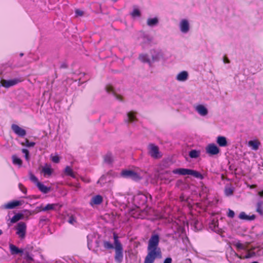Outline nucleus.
I'll return each instance as SVG.
<instances>
[{
	"label": "nucleus",
	"instance_id": "obj_9",
	"mask_svg": "<svg viewBox=\"0 0 263 263\" xmlns=\"http://www.w3.org/2000/svg\"><path fill=\"white\" fill-rule=\"evenodd\" d=\"M179 27L182 33L184 34L188 33L190 30V25L189 21L186 19L181 20L179 22Z\"/></svg>",
	"mask_w": 263,
	"mask_h": 263
},
{
	"label": "nucleus",
	"instance_id": "obj_39",
	"mask_svg": "<svg viewBox=\"0 0 263 263\" xmlns=\"http://www.w3.org/2000/svg\"><path fill=\"white\" fill-rule=\"evenodd\" d=\"M35 144L34 142H30L28 139H26L25 142H22V145L28 147H33Z\"/></svg>",
	"mask_w": 263,
	"mask_h": 263
},
{
	"label": "nucleus",
	"instance_id": "obj_11",
	"mask_svg": "<svg viewBox=\"0 0 263 263\" xmlns=\"http://www.w3.org/2000/svg\"><path fill=\"white\" fill-rule=\"evenodd\" d=\"M205 152L209 155L213 156L219 153L220 149L215 144L211 143L206 146Z\"/></svg>",
	"mask_w": 263,
	"mask_h": 263
},
{
	"label": "nucleus",
	"instance_id": "obj_18",
	"mask_svg": "<svg viewBox=\"0 0 263 263\" xmlns=\"http://www.w3.org/2000/svg\"><path fill=\"white\" fill-rule=\"evenodd\" d=\"M195 110L201 116H205L208 114V109L203 105L199 104L195 107Z\"/></svg>",
	"mask_w": 263,
	"mask_h": 263
},
{
	"label": "nucleus",
	"instance_id": "obj_4",
	"mask_svg": "<svg viewBox=\"0 0 263 263\" xmlns=\"http://www.w3.org/2000/svg\"><path fill=\"white\" fill-rule=\"evenodd\" d=\"M115 244V260L117 263H121L123 259V249L122 245L118 240V235L114 233L113 235Z\"/></svg>",
	"mask_w": 263,
	"mask_h": 263
},
{
	"label": "nucleus",
	"instance_id": "obj_14",
	"mask_svg": "<svg viewBox=\"0 0 263 263\" xmlns=\"http://www.w3.org/2000/svg\"><path fill=\"white\" fill-rule=\"evenodd\" d=\"M53 172V170L51 168L50 165L46 164L42 167L41 173L43 174L45 177H50Z\"/></svg>",
	"mask_w": 263,
	"mask_h": 263
},
{
	"label": "nucleus",
	"instance_id": "obj_40",
	"mask_svg": "<svg viewBox=\"0 0 263 263\" xmlns=\"http://www.w3.org/2000/svg\"><path fill=\"white\" fill-rule=\"evenodd\" d=\"M143 42L144 44H149L152 41L151 37L148 35L144 34L142 36Z\"/></svg>",
	"mask_w": 263,
	"mask_h": 263
},
{
	"label": "nucleus",
	"instance_id": "obj_3",
	"mask_svg": "<svg viewBox=\"0 0 263 263\" xmlns=\"http://www.w3.org/2000/svg\"><path fill=\"white\" fill-rule=\"evenodd\" d=\"M148 196L151 198L149 194H145L143 193H138L134 197V202L138 207L134 217L140 219L147 218L148 214V211L146 209L140 210L139 207L141 205H144L147 201Z\"/></svg>",
	"mask_w": 263,
	"mask_h": 263
},
{
	"label": "nucleus",
	"instance_id": "obj_57",
	"mask_svg": "<svg viewBox=\"0 0 263 263\" xmlns=\"http://www.w3.org/2000/svg\"><path fill=\"white\" fill-rule=\"evenodd\" d=\"M252 263H258V262H257V261H253V262H252Z\"/></svg>",
	"mask_w": 263,
	"mask_h": 263
},
{
	"label": "nucleus",
	"instance_id": "obj_33",
	"mask_svg": "<svg viewBox=\"0 0 263 263\" xmlns=\"http://www.w3.org/2000/svg\"><path fill=\"white\" fill-rule=\"evenodd\" d=\"M12 162L14 165H17L19 167H21L22 165V160L17 157L15 155H13L12 156Z\"/></svg>",
	"mask_w": 263,
	"mask_h": 263
},
{
	"label": "nucleus",
	"instance_id": "obj_31",
	"mask_svg": "<svg viewBox=\"0 0 263 263\" xmlns=\"http://www.w3.org/2000/svg\"><path fill=\"white\" fill-rule=\"evenodd\" d=\"M256 211L260 215H263V200H259L256 205Z\"/></svg>",
	"mask_w": 263,
	"mask_h": 263
},
{
	"label": "nucleus",
	"instance_id": "obj_24",
	"mask_svg": "<svg viewBox=\"0 0 263 263\" xmlns=\"http://www.w3.org/2000/svg\"><path fill=\"white\" fill-rule=\"evenodd\" d=\"M69 224L76 226L77 223V220L76 215L70 214L67 215V219L66 220Z\"/></svg>",
	"mask_w": 263,
	"mask_h": 263
},
{
	"label": "nucleus",
	"instance_id": "obj_6",
	"mask_svg": "<svg viewBox=\"0 0 263 263\" xmlns=\"http://www.w3.org/2000/svg\"><path fill=\"white\" fill-rule=\"evenodd\" d=\"M15 230L16 234L21 240L25 238L27 232V225L25 222L23 221L18 222L15 226Z\"/></svg>",
	"mask_w": 263,
	"mask_h": 263
},
{
	"label": "nucleus",
	"instance_id": "obj_26",
	"mask_svg": "<svg viewBox=\"0 0 263 263\" xmlns=\"http://www.w3.org/2000/svg\"><path fill=\"white\" fill-rule=\"evenodd\" d=\"M159 22L157 17L148 18L147 20V25L151 27L156 26L158 25Z\"/></svg>",
	"mask_w": 263,
	"mask_h": 263
},
{
	"label": "nucleus",
	"instance_id": "obj_56",
	"mask_svg": "<svg viewBox=\"0 0 263 263\" xmlns=\"http://www.w3.org/2000/svg\"><path fill=\"white\" fill-rule=\"evenodd\" d=\"M2 231L0 229V235L2 234Z\"/></svg>",
	"mask_w": 263,
	"mask_h": 263
},
{
	"label": "nucleus",
	"instance_id": "obj_16",
	"mask_svg": "<svg viewBox=\"0 0 263 263\" xmlns=\"http://www.w3.org/2000/svg\"><path fill=\"white\" fill-rule=\"evenodd\" d=\"M209 229L217 233H220L222 232L221 229L219 227L218 220L214 219L209 223Z\"/></svg>",
	"mask_w": 263,
	"mask_h": 263
},
{
	"label": "nucleus",
	"instance_id": "obj_25",
	"mask_svg": "<svg viewBox=\"0 0 263 263\" xmlns=\"http://www.w3.org/2000/svg\"><path fill=\"white\" fill-rule=\"evenodd\" d=\"M260 142L258 140H250L248 142V145L252 149L256 151L258 149Z\"/></svg>",
	"mask_w": 263,
	"mask_h": 263
},
{
	"label": "nucleus",
	"instance_id": "obj_20",
	"mask_svg": "<svg viewBox=\"0 0 263 263\" xmlns=\"http://www.w3.org/2000/svg\"><path fill=\"white\" fill-rule=\"evenodd\" d=\"M9 248L12 255H17L23 253V250L19 249L13 244L9 245Z\"/></svg>",
	"mask_w": 263,
	"mask_h": 263
},
{
	"label": "nucleus",
	"instance_id": "obj_10",
	"mask_svg": "<svg viewBox=\"0 0 263 263\" xmlns=\"http://www.w3.org/2000/svg\"><path fill=\"white\" fill-rule=\"evenodd\" d=\"M20 82H21V80L20 79L18 78H15L11 80L2 79L1 81L0 85H1V87L3 86L5 88H8L16 85Z\"/></svg>",
	"mask_w": 263,
	"mask_h": 263
},
{
	"label": "nucleus",
	"instance_id": "obj_35",
	"mask_svg": "<svg viewBox=\"0 0 263 263\" xmlns=\"http://www.w3.org/2000/svg\"><path fill=\"white\" fill-rule=\"evenodd\" d=\"M139 58L141 62L150 64V59L147 54H141L139 55Z\"/></svg>",
	"mask_w": 263,
	"mask_h": 263
},
{
	"label": "nucleus",
	"instance_id": "obj_27",
	"mask_svg": "<svg viewBox=\"0 0 263 263\" xmlns=\"http://www.w3.org/2000/svg\"><path fill=\"white\" fill-rule=\"evenodd\" d=\"M239 218L242 220H252L255 219V216L254 215L248 216L245 212H241L239 215Z\"/></svg>",
	"mask_w": 263,
	"mask_h": 263
},
{
	"label": "nucleus",
	"instance_id": "obj_30",
	"mask_svg": "<svg viewBox=\"0 0 263 263\" xmlns=\"http://www.w3.org/2000/svg\"><path fill=\"white\" fill-rule=\"evenodd\" d=\"M161 180H164V183H168L173 180V178L171 176V172H166L164 176L161 178Z\"/></svg>",
	"mask_w": 263,
	"mask_h": 263
},
{
	"label": "nucleus",
	"instance_id": "obj_49",
	"mask_svg": "<svg viewBox=\"0 0 263 263\" xmlns=\"http://www.w3.org/2000/svg\"><path fill=\"white\" fill-rule=\"evenodd\" d=\"M22 152L23 153H24L25 155H26V154H28L29 153V151L28 149H26V148H23L22 149Z\"/></svg>",
	"mask_w": 263,
	"mask_h": 263
},
{
	"label": "nucleus",
	"instance_id": "obj_19",
	"mask_svg": "<svg viewBox=\"0 0 263 263\" xmlns=\"http://www.w3.org/2000/svg\"><path fill=\"white\" fill-rule=\"evenodd\" d=\"M189 77V74L186 71H182L179 72L176 76V80L180 82L185 81Z\"/></svg>",
	"mask_w": 263,
	"mask_h": 263
},
{
	"label": "nucleus",
	"instance_id": "obj_43",
	"mask_svg": "<svg viewBox=\"0 0 263 263\" xmlns=\"http://www.w3.org/2000/svg\"><path fill=\"white\" fill-rule=\"evenodd\" d=\"M30 180L32 182L35 183L36 185L37 184V182H40V181H39L38 180L37 178L31 173L30 174Z\"/></svg>",
	"mask_w": 263,
	"mask_h": 263
},
{
	"label": "nucleus",
	"instance_id": "obj_13",
	"mask_svg": "<svg viewBox=\"0 0 263 263\" xmlns=\"http://www.w3.org/2000/svg\"><path fill=\"white\" fill-rule=\"evenodd\" d=\"M11 129L16 135L20 137H23L26 135V130L16 124H13L11 125Z\"/></svg>",
	"mask_w": 263,
	"mask_h": 263
},
{
	"label": "nucleus",
	"instance_id": "obj_1",
	"mask_svg": "<svg viewBox=\"0 0 263 263\" xmlns=\"http://www.w3.org/2000/svg\"><path fill=\"white\" fill-rule=\"evenodd\" d=\"M159 236L158 234L152 235L148 242L147 254L144 263H154L156 258L162 257L161 249L159 247Z\"/></svg>",
	"mask_w": 263,
	"mask_h": 263
},
{
	"label": "nucleus",
	"instance_id": "obj_36",
	"mask_svg": "<svg viewBox=\"0 0 263 263\" xmlns=\"http://www.w3.org/2000/svg\"><path fill=\"white\" fill-rule=\"evenodd\" d=\"M130 15L133 18L139 17L141 16V12L138 8H134L130 12Z\"/></svg>",
	"mask_w": 263,
	"mask_h": 263
},
{
	"label": "nucleus",
	"instance_id": "obj_7",
	"mask_svg": "<svg viewBox=\"0 0 263 263\" xmlns=\"http://www.w3.org/2000/svg\"><path fill=\"white\" fill-rule=\"evenodd\" d=\"M120 176L124 178L131 179L135 181L141 179L140 175L134 171L129 170H123L120 173Z\"/></svg>",
	"mask_w": 263,
	"mask_h": 263
},
{
	"label": "nucleus",
	"instance_id": "obj_46",
	"mask_svg": "<svg viewBox=\"0 0 263 263\" xmlns=\"http://www.w3.org/2000/svg\"><path fill=\"white\" fill-rule=\"evenodd\" d=\"M227 215L230 218H233L235 215V213L233 211L229 209V212Z\"/></svg>",
	"mask_w": 263,
	"mask_h": 263
},
{
	"label": "nucleus",
	"instance_id": "obj_54",
	"mask_svg": "<svg viewBox=\"0 0 263 263\" xmlns=\"http://www.w3.org/2000/svg\"><path fill=\"white\" fill-rule=\"evenodd\" d=\"M27 257L29 259L32 260V258L30 256H28Z\"/></svg>",
	"mask_w": 263,
	"mask_h": 263
},
{
	"label": "nucleus",
	"instance_id": "obj_32",
	"mask_svg": "<svg viewBox=\"0 0 263 263\" xmlns=\"http://www.w3.org/2000/svg\"><path fill=\"white\" fill-rule=\"evenodd\" d=\"M57 204H47L42 209V211H47L49 210H55Z\"/></svg>",
	"mask_w": 263,
	"mask_h": 263
},
{
	"label": "nucleus",
	"instance_id": "obj_15",
	"mask_svg": "<svg viewBox=\"0 0 263 263\" xmlns=\"http://www.w3.org/2000/svg\"><path fill=\"white\" fill-rule=\"evenodd\" d=\"M103 197L100 195L93 196L89 204L91 206H93L95 205H100L103 202Z\"/></svg>",
	"mask_w": 263,
	"mask_h": 263
},
{
	"label": "nucleus",
	"instance_id": "obj_34",
	"mask_svg": "<svg viewBox=\"0 0 263 263\" xmlns=\"http://www.w3.org/2000/svg\"><path fill=\"white\" fill-rule=\"evenodd\" d=\"M200 152L199 151L196 149H192L189 153V156L191 158H197L200 155Z\"/></svg>",
	"mask_w": 263,
	"mask_h": 263
},
{
	"label": "nucleus",
	"instance_id": "obj_28",
	"mask_svg": "<svg viewBox=\"0 0 263 263\" xmlns=\"http://www.w3.org/2000/svg\"><path fill=\"white\" fill-rule=\"evenodd\" d=\"M64 173L66 175L70 176L73 178L76 177L75 173L73 172L72 169L69 166H67L64 170Z\"/></svg>",
	"mask_w": 263,
	"mask_h": 263
},
{
	"label": "nucleus",
	"instance_id": "obj_45",
	"mask_svg": "<svg viewBox=\"0 0 263 263\" xmlns=\"http://www.w3.org/2000/svg\"><path fill=\"white\" fill-rule=\"evenodd\" d=\"M18 187L23 193L26 194L27 189L22 183H19Z\"/></svg>",
	"mask_w": 263,
	"mask_h": 263
},
{
	"label": "nucleus",
	"instance_id": "obj_23",
	"mask_svg": "<svg viewBox=\"0 0 263 263\" xmlns=\"http://www.w3.org/2000/svg\"><path fill=\"white\" fill-rule=\"evenodd\" d=\"M36 186L39 190L44 194H47L50 191V187L46 186L40 182H37Z\"/></svg>",
	"mask_w": 263,
	"mask_h": 263
},
{
	"label": "nucleus",
	"instance_id": "obj_47",
	"mask_svg": "<svg viewBox=\"0 0 263 263\" xmlns=\"http://www.w3.org/2000/svg\"><path fill=\"white\" fill-rule=\"evenodd\" d=\"M76 14L78 16H82L83 14V12L80 10L77 9L75 11Z\"/></svg>",
	"mask_w": 263,
	"mask_h": 263
},
{
	"label": "nucleus",
	"instance_id": "obj_41",
	"mask_svg": "<svg viewBox=\"0 0 263 263\" xmlns=\"http://www.w3.org/2000/svg\"><path fill=\"white\" fill-rule=\"evenodd\" d=\"M103 245H104V248L107 249H111L115 248V247H114V245L111 243H110V242L107 241H104Z\"/></svg>",
	"mask_w": 263,
	"mask_h": 263
},
{
	"label": "nucleus",
	"instance_id": "obj_48",
	"mask_svg": "<svg viewBox=\"0 0 263 263\" xmlns=\"http://www.w3.org/2000/svg\"><path fill=\"white\" fill-rule=\"evenodd\" d=\"M172 259L171 257H167L164 261L163 263H172Z\"/></svg>",
	"mask_w": 263,
	"mask_h": 263
},
{
	"label": "nucleus",
	"instance_id": "obj_42",
	"mask_svg": "<svg viewBox=\"0 0 263 263\" xmlns=\"http://www.w3.org/2000/svg\"><path fill=\"white\" fill-rule=\"evenodd\" d=\"M233 190L230 187H226L224 190V194L226 196H229L233 194Z\"/></svg>",
	"mask_w": 263,
	"mask_h": 263
},
{
	"label": "nucleus",
	"instance_id": "obj_37",
	"mask_svg": "<svg viewBox=\"0 0 263 263\" xmlns=\"http://www.w3.org/2000/svg\"><path fill=\"white\" fill-rule=\"evenodd\" d=\"M23 218V215L20 213L14 215L11 219V223H15Z\"/></svg>",
	"mask_w": 263,
	"mask_h": 263
},
{
	"label": "nucleus",
	"instance_id": "obj_44",
	"mask_svg": "<svg viewBox=\"0 0 263 263\" xmlns=\"http://www.w3.org/2000/svg\"><path fill=\"white\" fill-rule=\"evenodd\" d=\"M51 161L55 163H58L60 161V157L58 156H51Z\"/></svg>",
	"mask_w": 263,
	"mask_h": 263
},
{
	"label": "nucleus",
	"instance_id": "obj_5",
	"mask_svg": "<svg viewBox=\"0 0 263 263\" xmlns=\"http://www.w3.org/2000/svg\"><path fill=\"white\" fill-rule=\"evenodd\" d=\"M172 173L174 174H178L183 176L191 175L198 179H203V176L200 173L191 169L184 168H176L174 170L172 171Z\"/></svg>",
	"mask_w": 263,
	"mask_h": 263
},
{
	"label": "nucleus",
	"instance_id": "obj_8",
	"mask_svg": "<svg viewBox=\"0 0 263 263\" xmlns=\"http://www.w3.org/2000/svg\"><path fill=\"white\" fill-rule=\"evenodd\" d=\"M148 153L149 156L155 159H158L162 157L161 152L159 151V148L158 146L154 144L150 143L148 144L147 147Z\"/></svg>",
	"mask_w": 263,
	"mask_h": 263
},
{
	"label": "nucleus",
	"instance_id": "obj_52",
	"mask_svg": "<svg viewBox=\"0 0 263 263\" xmlns=\"http://www.w3.org/2000/svg\"><path fill=\"white\" fill-rule=\"evenodd\" d=\"M223 62L225 63H229L230 62L229 61V60L226 58V57H224V59H223Z\"/></svg>",
	"mask_w": 263,
	"mask_h": 263
},
{
	"label": "nucleus",
	"instance_id": "obj_21",
	"mask_svg": "<svg viewBox=\"0 0 263 263\" xmlns=\"http://www.w3.org/2000/svg\"><path fill=\"white\" fill-rule=\"evenodd\" d=\"M216 142L218 145L221 147H226L228 145L227 139L223 136H219L217 137Z\"/></svg>",
	"mask_w": 263,
	"mask_h": 263
},
{
	"label": "nucleus",
	"instance_id": "obj_12",
	"mask_svg": "<svg viewBox=\"0 0 263 263\" xmlns=\"http://www.w3.org/2000/svg\"><path fill=\"white\" fill-rule=\"evenodd\" d=\"M23 203H24V201L23 200H13L2 205L1 208L2 209H13L16 206L22 205Z\"/></svg>",
	"mask_w": 263,
	"mask_h": 263
},
{
	"label": "nucleus",
	"instance_id": "obj_51",
	"mask_svg": "<svg viewBox=\"0 0 263 263\" xmlns=\"http://www.w3.org/2000/svg\"><path fill=\"white\" fill-rule=\"evenodd\" d=\"M67 67V65L66 63H63L61 65L60 67L62 68H65Z\"/></svg>",
	"mask_w": 263,
	"mask_h": 263
},
{
	"label": "nucleus",
	"instance_id": "obj_29",
	"mask_svg": "<svg viewBox=\"0 0 263 263\" xmlns=\"http://www.w3.org/2000/svg\"><path fill=\"white\" fill-rule=\"evenodd\" d=\"M87 246H88V249L89 250H90L91 249V248L92 247L93 242L94 239H95L96 238L93 234H89L87 235Z\"/></svg>",
	"mask_w": 263,
	"mask_h": 263
},
{
	"label": "nucleus",
	"instance_id": "obj_38",
	"mask_svg": "<svg viewBox=\"0 0 263 263\" xmlns=\"http://www.w3.org/2000/svg\"><path fill=\"white\" fill-rule=\"evenodd\" d=\"M104 161L108 163L111 164L112 162V156L111 153H107L104 156Z\"/></svg>",
	"mask_w": 263,
	"mask_h": 263
},
{
	"label": "nucleus",
	"instance_id": "obj_17",
	"mask_svg": "<svg viewBox=\"0 0 263 263\" xmlns=\"http://www.w3.org/2000/svg\"><path fill=\"white\" fill-rule=\"evenodd\" d=\"M136 112L131 111L127 113L125 121L127 123H135L137 121Z\"/></svg>",
	"mask_w": 263,
	"mask_h": 263
},
{
	"label": "nucleus",
	"instance_id": "obj_50",
	"mask_svg": "<svg viewBox=\"0 0 263 263\" xmlns=\"http://www.w3.org/2000/svg\"><path fill=\"white\" fill-rule=\"evenodd\" d=\"M25 158L26 161H28L30 159L29 153L25 155Z\"/></svg>",
	"mask_w": 263,
	"mask_h": 263
},
{
	"label": "nucleus",
	"instance_id": "obj_55",
	"mask_svg": "<svg viewBox=\"0 0 263 263\" xmlns=\"http://www.w3.org/2000/svg\"><path fill=\"white\" fill-rule=\"evenodd\" d=\"M24 54L23 53H20V57L23 56Z\"/></svg>",
	"mask_w": 263,
	"mask_h": 263
},
{
	"label": "nucleus",
	"instance_id": "obj_53",
	"mask_svg": "<svg viewBox=\"0 0 263 263\" xmlns=\"http://www.w3.org/2000/svg\"><path fill=\"white\" fill-rule=\"evenodd\" d=\"M258 195L261 197H263V190L262 191H259L258 192Z\"/></svg>",
	"mask_w": 263,
	"mask_h": 263
},
{
	"label": "nucleus",
	"instance_id": "obj_2",
	"mask_svg": "<svg viewBox=\"0 0 263 263\" xmlns=\"http://www.w3.org/2000/svg\"><path fill=\"white\" fill-rule=\"evenodd\" d=\"M233 244L237 249L238 253L232 250L231 252L232 257L230 256L229 259L230 262L240 263L239 259H249L255 256V252L249 250L246 245L240 243V241H235Z\"/></svg>",
	"mask_w": 263,
	"mask_h": 263
},
{
	"label": "nucleus",
	"instance_id": "obj_22",
	"mask_svg": "<svg viewBox=\"0 0 263 263\" xmlns=\"http://www.w3.org/2000/svg\"><path fill=\"white\" fill-rule=\"evenodd\" d=\"M106 90L107 92L112 93L117 100H118L119 101H120L122 100L121 96L118 95L115 92L114 89L112 86H107L106 87Z\"/></svg>",
	"mask_w": 263,
	"mask_h": 263
}]
</instances>
